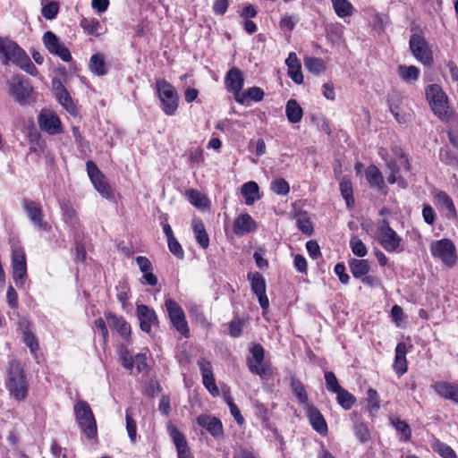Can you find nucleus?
I'll use <instances>...</instances> for the list:
<instances>
[{
    "label": "nucleus",
    "instance_id": "14",
    "mask_svg": "<svg viewBox=\"0 0 458 458\" xmlns=\"http://www.w3.org/2000/svg\"><path fill=\"white\" fill-rule=\"evenodd\" d=\"M248 280L250 283L252 293L258 297L260 307L266 310L269 307V301L266 293L267 284L265 278L258 272L249 273Z\"/></svg>",
    "mask_w": 458,
    "mask_h": 458
},
{
    "label": "nucleus",
    "instance_id": "56",
    "mask_svg": "<svg viewBox=\"0 0 458 458\" xmlns=\"http://www.w3.org/2000/svg\"><path fill=\"white\" fill-rule=\"evenodd\" d=\"M57 13L58 5L55 2L46 4L41 10L42 16L47 20L54 19L56 16Z\"/></svg>",
    "mask_w": 458,
    "mask_h": 458
},
{
    "label": "nucleus",
    "instance_id": "60",
    "mask_svg": "<svg viewBox=\"0 0 458 458\" xmlns=\"http://www.w3.org/2000/svg\"><path fill=\"white\" fill-rule=\"evenodd\" d=\"M246 94V99L250 98L254 101H260L264 98V91L259 87H251L244 92Z\"/></svg>",
    "mask_w": 458,
    "mask_h": 458
},
{
    "label": "nucleus",
    "instance_id": "9",
    "mask_svg": "<svg viewBox=\"0 0 458 458\" xmlns=\"http://www.w3.org/2000/svg\"><path fill=\"white\" fill-rule=\"evenodd\" d=\"M410 49L413 56L424 65H431L433 63V55L427 41L423 37L413 34L409 41Z\"/></svg>",
    "mask_w": 458,
    "mask_h": 458
},
{
    "label": "nucleus",
    "instance_id": "30",
    "mask_svg": "<svg viewBox=\"0 0 458 458\" xmlns=\"http://www.w3.org/2000/svg\"><path fill=\"white\" fill-rule=\"evenodd\" d=\"M349 267L352 275L355 278H361L369 272V265L366 259H351L349 260Z\"/></svg>",
    "mask_w": 458,
    "mask_h": 458
},
{
    "label": "nucleus",
    "instance_id": "50",
    "mask_svg": "<svg viewBox=\"0 0 458 458\" xmlns=\"http://www.w3.org/2000/svg\"><path fill=\"white\" fill-rule=\"evenodd\" d=\"M297 226L300 231H301L305 234H311L313 232V226L311 222L310 221V218L305 215H299L297 216Z\"/></svg>",
    "mask_w": 458,
    "mask_h": 458
},
{
    "label": "nucleus",
    "instance_id": "35",
    "mask_svg": "<svg viewBox=\"0 0 458 458\" xmlns=\"http://www.w3.org/2000/svg\"><path fill=\"white\" fill-rule=\"evenodd\" d=\"M334 10L339 17H347L353 14L354 8L348 0H331Z\"/></svg>",
    "mask_w": 458,
    "mask_h": 458
},
{
    "label": "nucleus",
    "instance_id": "38",
    "mask_svg": "<svg viewBox=\"0 0 458 458\" xmlns=\"http://www.w3.org/2000/svg\"><path fill=\"white\" fill-rule=\"evenodd\" d=\"M335 394L338 404L346 411L350 410L356 402L355 396L344 388Z\"/></svg>",
    "mask_w": 458,
    "mask_h": 458
},
{
    "label": "nucleus",
    "instance_id": "37",
    "mask_svg": "<svg viewBox=\"0 0 458 458\" xmlns=\"http://www.w3.org/2000/svg\"><path fill=\"white\" fill-rule=\"evenodd\" d=\"M431 447L443 458H457L454 451L448 445L441 442L437 438H434Z\"/></svg>",
    "mask_w": 458,
    "mask_h": 458
},
{
    "label": "nucleus",
    "instance_id": "17",
    "mask_svg": "<svg viewBox=\"0 0 458 458\" xmlns=\"http://www.w3.org/2000/svg\"><path fill=\"white\" fill-rule=\"evenodd\" d=\"M38 126L41 131L55 135L62 132V123L59 117L50 111H43L38 116Z\"/></svg>",
    "mask_w": 458,
    "mask_h": 458
},
{
    "label": "nucleus",
    "instance_id": "26",
    "mask_svg": "<svg viewBox=\"0 0 458 458\" xmlns=\"http://www.w3.org/2000/svg\"><path fill=\"white\" fill-rule=\"evenodd\" d=\"M285 64L288 67L289 77L297 84L303 82V75L301 72V63L299 62L295 53L292 52L289 54Z\"/></svg>",
    "mask_w": 458,
    "mask_h": 458
},
{
    "label": "nucleus",
    "instance_id": "55",
    "mask_svg": "<svg viewBox=\"0 0 458 458\" xmlns=\"http://www.w3.org/2000/svg\"><path fill=\"white\" fill-rule=\"evenodd\" d=\"M17 66L21 67L23 71H25L30 75H37L38 73V69L31 62L27 54L23 55L22 59L21 60V63H18Z\"/></svg>",
    "mask_w": 458,
    "mask_h": 458
},
{
    "label": "nucleus",
    "instance_id": "42",
    "mask_svg": "<svg viewBox=\"0 0 458 458\" xmlns=\"http://www.w3.org/2000/svg\"><path fill=\"white\" fill-rule=\"evenodd\" d=\"M436 199L444 206L453 216H456V208L453 199L442 191H437L435 194Z\"/></svg>",
    "mask_w": 458,
    "mask_h": 458
},
{
    "label": "nucleus",
    "instance_id": "27",
    "mask_svg": "<svg viewBox=\"0 0 458 458\" xmlns=\"http://www.w3.org/2000/svg\"><path fill=\"white\" fill-rule=\"evenodd\" d=\"M241 193L245 199V203L248 206L253 205L255 201L260 199L259 185L253 181L242 184Z\"/></svg>",
    "mask_w": 458,
    "mask_h": 458
},
{
    "label": "nucleus",
    "instance_id": "20",
    "mask_svg": "<svg viewBox=\"0 0 458 458\" xmlns=\"http://www.w3.org/2000/svg\"><path fill=\"white\" fill-rule=\"evenodd\" d=\"M140 327L143 332L149 333L151 327L157 324V317L153 310L147 305L140 304L136 309Z\"/></svg>",
    "mask_w": 458,
    "mask_h": 458
},
{
    "label": "nucleus",
    "instance_id": "22",
    "mask_svg": "<svg viewBox=\"0 0 458 458\" xmlns=\"http://www.w3.org/2000/svg\"><path fill=\"white\" fill-rule=\"evenodd\" d=\"M306 412L312 428L322 436L327 435V425L322 413L313 404H307Z\"/></svg>",
    "mask_w": 458,
    "mask_h": 458
},
{
    "label": "nucleus",
    "instance_id": "36",
    "mask_svg": "<svg viewBox=\"0 0 458 458\" xmlns=\"http://www.w3.org/2000/svg\"><path fill=\"white\" fill-rule=\"evenodd\" d=\"M61 106L72 115L78 114V109L67 89L55 96Z\"/></svg>",
    "mask_w": 458,
    "mask_h": 458
},
{
    "label": "nucleus",
    "instance_id": "18",
    "mask_svg": "<svg viewBox=\"0 0 458 458\" xmlns=\"http://www.w3.org/2000/svg\"><path fill=\"white\" fill-rule=\"evenodd\" d=\"M250 353L252 354V358L247 359V365L250 371L261 377H264L267 374V369L261 366V362L265 357L264 348L259 344H256L250 348Z\"/></svg>",
    "mask_w": 458,
    "mask_h": 458
},
{
    "label": "nucleus",
    "instance_id": "63",
    "mask_svg": "<svg viewBox=\"0 0 458 458\" xmlns=\"http://www.w3.org/2000/svg\"><path fill=\"white\" fill-rule=\"evenodd\" d=\"M134 363L136 364V369L139 373L148 369L147 356L145 353H138L134 357Z\"/></svg>",
    "mask_w": 458,
    "mask_h": 458
},
{
    "label": "nucleus",
    "instance_id": "45",
    "mask_svg": "<svg viewBox=\"0 0 458 458\" xmlns=\"http://www.w3.org/2000/svg\"><path fill=\"white\" fill-rule=\"evenodd\" d=\"M270 189L274 193L282 196L287 195L290 191L289 183L283 178L273 181Z\"/></svg>",
    "mask_w": 458,
    "mask_h": 458
},
{
    "label": "nucleus",
    "instance_id": "1",
    "mask_svg": "<svg viewBox=\"0 0 458 458\" xmlns=\"http://www.w3.org/2000/svg\"><path fill=\"white\" fill-rule=\"evenodd\" d=\"M74 414L81 431L89 439L98 434L97 422L89 404L86 401H79L74 405Z\"/></svg>",
    "mask_w": 458,
    "mask_h": 458
},
{
    "label": "nucleus",
    "instance_id": "44",
    "mask_svg": "<svg viewBox=\"0 0 458 458\" xmlns=\"http://www.w3.org/2000/svg\"><path fill=\"white\" fill-rule=\"evenodd\" d=\"M350 247L352 253L360 258L366 256L368 250L363 242L357 236H352L350 240Z\"/></svg>",
    "mask_w": 458,
    "mask_h": 458
},
{
    "label": "nucleus",
    "instance_id": "58",
    "mask_svg": "<svg viewBox=\"0 0 458 458\" xmlns=\"http://www.w3.org/2000/svg\"><path fill=\"white\" fill-rule=\"evenodd\" d=\"M203 385L213 396L219 395L218 387L216 385L214 376L202 377Z\"/></svg>",
    "mask_w": 458,
    "mask_h": 458
},
{
    "label": "nucleus",
    "instance_id": "54",
    "mask_svg": "<svg viewBox=\"0 0 458 458\" xmlns=\"http://www.w3.org/2000/svg\"><path fill=\"white\" fill-rule=\"evenodd\" d=\"M354 433L357 438L360 440L362 443H366L370 438V434L367 426L363 423H357L354 426Z\"/></svg>",
    "mask_w": 458,
    "mask_h": 458
},
{
    "label": "nucleus",
    "instance_id": "8",
    "mask_svg": "<svg viewBox=\"0 0 458 458\" xmlns=\"http://www.w3.org/2000/svg\"><path fill=\"white\" fill-rule=\"evenodd\" d=\"M13 279L17 286H22L27 276L26 256L20 246L12 249Z\"/></svg>",
    "mask_w": 458,
    "mask_h": 458
},
{
    "label": "nucleus",
    "instance_id": "23",
    "mask_svg": "<svg viewBox=\"0 0 458 458\" xmlns=\"http://www.w3.org/2000/svg\"><path fill=\"white\" fill-rule=\"evenodd\" d=\"M436 393L442 398L458 403V385L446 381H438L433 385Z\"/></svg>",
    "mask_w": 458,
    "mask_h": 458
},
{
    "label": "nucleus",
    "instance_id": "25",
    "mask_svg": "<svg viewBox=\"0 0 458 458\" xmlns=\"http://www.w3.org/2000/svg\"><path fill=\"white\" fill-rule=\"evenodd\" d=\"M106 318L111 329L116 330L123 339L127 340L129 338L131 334L130 325L123 318L107 313Z\"/></svg>",
    "mask_w": 458,
    "mask_h": 458
},
{
    "label": "nucleus",
    "instance_id": "19",
    "mask_svg": "<svg viewBox=\"0 0 458 458\" xmlns=\"http://www.w3.org/2000/svg\"><path fill=\"white\" fill-rule=\"evenodd\" d=\"M167 430L176 447L178 458H193L184 435L171 423L167 425Z\"/></svg>",
    "mask_w": 458,
    "mask_h": 458
},
{
    "label": "nucleus",
    "instance_id": "3",
    "mask_svg": "<svg viewBox=\"0 0 458 458\" xmlns=\"http://www.w3.org/2000/svg\"><path fill=\"white\" fill-rule=\"evenodd\" d=\"M162 110L167 115H174L178 107L179 96L174 87L164 79L156 81Z\"/></svg>",
    "mask_w": 458,
    "mask_h": 458
},
{
    "label": "nucleus",
    "instance_id": "47",
    "mask_svg": "<svg viewBox=\"0 0 458 458\" xmlns=\"http://www.w3.org/2000/svg\"><path fill=\"white\" fill-rule=\"evenodd\" d=\"M368 394V403L369 409L370 412H377L380 408V399L379 394L377 390L373 388H369L367 392Z\"/></svg>",
    "mask_w": 458,
    "mask_h": 458
},
{
    "label": "nucleus",
    "instance_id": "64",
    "mask_svg": "<svg viewBox=\"0 0 458 458\" xmlns=\"http://www.w3.org/2000/svg\"><path fill=\"white\" fill-rule=\"evenodd\" d=\"M335 273L338 276L339 281L344 284H347L350 276L345 273V266L344 263H337L335 267Z\"/></svg>",
    "mask_w": 458,
    "mask_h": 458
},
{
    "label": "nucleus",
    "instance_id": "34",
    "mask_svg": "<svg viewBox=\"0 0 458 458\" xmlns=\"http://www.w3.org/2000/svg\"><path fill=\"white\" fill-rule=\"evenodd\" d=\"M89 70L98 75L103 76L106 73V63H105V57L102 54H95L90 57L89 60Z\"/></svg>",
    "mask_w": 458,
    "mask_h": 458
},
{
    "label": "nucleus",
    "instance_id": "11",
    "mask_svg": "<svg viewBox=\"0 0 458 458\" xmlns=\"http://www.w3.org/2000/svg\"><path fill=\"white\" fill-rule=\"evenodd\" d=\"M26 53L14 41L0 37V60L7 64L12 62L14 64L21 63Z\"/></svg>",
    "mask_w": 458,
    "mask_h": 458
},
{
    "label": "nucleus",
    "instance_id": "12",
    "mask_svg": "<svg viewBox=\"0 0 458 458\" xmlns=\"http://www.w3.org/2000/svg\"><path fill=\"white\" fill-rule=\"evenodd\" d=\"M243 76L238 68H232L226 73L225 84L228 91L234 94V99L240 104L246 102V94L242 93L241 90L243 87Z\"/></svg>",
    "mask_w": 458,
    "mask_h": 458
},
{
    "label": "nucleus",
    "instance_id": "28",
    "mask_svg": "<svg viewBox=\"0 0 458 458\" xmlns=\"http://www.w3.org/2000/svg\"><path fill=\"white\" fill-rule=\"evenodd\" d=\"M394 369L395 372L400 376L407 371L406 345L404 343H399L395 347V360Z\"/></svg>",
    "mask_w": 458,
    "mask_h": 458
},
{
    "label": "nucleus",
    "instance_id": "29",
    "mask_svg": "<svg viewBox=\"0 0 458 458\" xmlns=\"http://www.w3.org/2000/svg\"><path fill=\"white\" fill-rule=\"evenodd\" d=\"M366 179L370 187L381 191L385 187L384 178L376 165H369L365 172Z\"/></svg>",
    "mask_w": 458,
    "mask_h": 458
},
{
    "label": "nucleus",
    "instance_id": "32",
    "mask_svg": "<svg viewBox=\"0 0 458 458\" xmlns=\"http://www.w3.org/2000/svg\"><path fill=\"white\" fill-rule=\"evenodd\" d=\"M287 119L292 123H299L303 115V111L301 106L295 99H290L285 106Z\"/></svg>",
    "mask_w": 458,
    "mask_h": 458
},
{
    "label": "nucleus",
    "instance_id": "4",
    "mask_svg": "<svg viewBox=\"0 0 458 458\" xmlns=\"http://www.w3.org/2000/svg\"><path fill=\"white\" fill-rule=\"evenodd\" d=\"M7 388L14 399L24 400L28 394V382L25 373L19 363H12L9 369Z\"/></svg>",
    "mask_w": 458,
    "mask_h": 458
},
{
    "label": "nucleus",
    "instance_id": "13",
    "mask_svg": "<svg viewBox=\"0 0 458 458\" xmlns=\"http://www.w3.org/2000/svg\"><path fill=\"white\" fill-rule=\"evenodd\" d=\"M43 43L49 53L57 55L64 62H70L72 60V55L69 49L52 31H47L44 33Z\"/></svg>",
    "mask_w": 458,
    "mask_h": 458
},
{
    "label": "nucleus",
    "instance_id": "24",
    "mask_svg": "<svg viewBox=\"0 0 458 458\" xmlns=\"http://www.w3.org/2000/svg\"><path fill=\"white\" fill-rule=\"evenodd\" d=\"M197 422L199 426L205 428L215 437H218L223 435L222 423L216 417L199 415L197 418Z\"/></svg>",
    "mask_w": 458,
    "mask_h": 458
},
{
    "label": "nucleus",
    "instance_id": "43",
    "mask_svg": "<svg viewBox=\"0 0 458 458\" xmlns=\"http://www.w3.org/2000/svg\"><path fill=\"white\" fill-rule=\"evenodd\" d=\"M81 27L89 35L98 36L100 34L98 32L100 23L97 19L83 18L81 21Z\"/></svg>",
    "mask_w": 458,
    "mask_h": 458
},
{
    "label": "nucleus",
    "instance_id": "21",
    "mask_svg": "<svg viewBox=\"0 0 458 458\" xmlns=\"http://www.w3.org/2000/svg\"><path fill=\"white\" fill-rule=\"evenodd\" d=\"M257 229L256 221L247 213L238 216L233 225V233L240 236L254 233Z\"/></svg>",
    "mask_w": 458,
    "mask_h": 458
},
{
    "label": "nucleus",
    "instance_id": "40",
    "mask_svg": "<svg viewBox=\"0 0 458 458\" xmlns=\"http://www.w3.org/2000/svg\"><path fill=\"white\" fill-rule=\"evenodd\" d=\"M340 191L346 201L347 207L352 208L354 204V199L352 196V186L350 180L343 178L340 182Z\"/></svg>",
    "mask_w": 458,
    "mask_h": 458
},
{
    "label": "nucleus",
    "instance_id": "7",
    "mask_svg": "<svg viewBox=\"0 0 458 458\" xmlns=\"http://www.w3.org/2000/svg\"><path fill=\"white\" fill-rule=\"evenodd\" d=\"M431 254L442 260L448 267H453L455 263V247L448 239L435 241L430 245Z\"/></svg>",
    "mask_w": 458,
    "mask_h": 458
},
{
    "label": "nucleus",
    "instance_id": "52",
    "mask_svg": "<svg viewBox=\"0 0 458 458\" xmlns=\"http://www.w3.org/2000/svg\"><path fill=\"white\" fill-rule=\"evenodd\" d=\"M125 420H126V429H127L129 438L132 443H135L136 437H137V426H136L135 420L130 415L129 411H126Z\"/></svg>",
    "mask_w": 458,
    "mask_h": 458
},
{
    "label": "nucleus",
    "instance_id": "57",
    "mask_svg": "<svg viewBox=\"0 0 458 458\" xmlns=\"http://www.w3.org/2000/svg\"><path fill=\"white\" fill-rule=\"evenodd\" d=\"M168 241V248L169 250L178 259H183V250L179 243V242L175 238H172Z\"/></svg>",
    "mask_w": 458,
    "mask_h": 458
},
{
    "label": "nucleus",
    "instance_id": "46",
    "mask_svg": "<svg viewBox=\"0 0 458 458\" xmlns=\"http://www.w3.org/2000/svg\"><path fill=\"white\" fill-rule=\"evenodd\" d=\"M392 424L395 429L402 434L403 439L404 441L410 440L411 437V430L410 426L404 420L400 419H394L392 420Z\"/></svg>",
    "mask_w": 458,
    "mask_h": 458
},
{
    "label": "nucleus",
    "instance_id": "62",
    "mask_svg": "<svg viewBox=\"0 0 458 458\" xmlns=\"http://www.w3.org/2000/svg\"><path fill=\"white\" fill-rule=\"evenodd\" d=\"M422 216L424 221L428 225H433L436 220V213L431 206L425 204L422 209Z\"/></svg>",
    "mask_w": 458,
    "mask_h": 458
},
{
    "label": "nucleus",
    "instance_id": "41",
    "mask_svg": "<svg viewBox=\"0 0 458 458\" xmlns=\"http://www.w3.org/2000/svg\"><path fill=\"white\" fill-rule=\"evenodd\" d=\"M291 388L296 398L299 400L301 403L310 404L307 392L305 390L304 386L301 382L297 379H292L291 381Z\"/></svg>",
    "mask_w": 458,
    "mask_h": 458
},
{
    "label": "nucleus",
    "instance_id": "33",
    "mask_svg": "<svg viewBox=\"0 0 458 458\" xmlns=\"http://www.w3.org/2000/svg\"><path fill=\"white\" fill-rule=\"evenodd\" d=\"M192 228L196 236L198 243L203 248L207 249L209 245V238L206 232L205 225L199 219L192 220Z\"/></svg>",
    "mask_w": 458,
    "mask_h": 458
},
{
    "label": "nucleus",
    "instance_id": "39",
    "mask_svg": "<svg viewBox=\"0 0 458 458\" xmlns=\"http://www.w3.org/2000/svg\"><path fill=\"white\" fill-rule=\"evenodd\" d=\"M305 68L314 74H320L325 72L326 66L324 61L316 57H306L304 59Z\"/></svg>",
    "mask_w": 458,
    "mask_h": 458
},
{
    "label": "nucleus",
    "instance_id": "61",
    "mask_svg": "<svg viewBox=\"0 0 458 458\" xmlns=\"http://www.w3.org/2000/svg\"><path fill=\"white\" fill-rule=\"evenodd\" d=\"M136 263L142 274L153 271L152 264L147 257L138 256L136 258Z\"/></svg>",
    "mask_w": 458,
    "mask_h": 458
},
{
    "label": "nucleus",
    "instance_id": "48",
    "mask_svg": "<svg viewBox=\"0 0 458 458\" xmlns=\"http://www.w3.org/2000/svg\"><path fill=\"white\" fill-rule=\"evenodd\" d=\"M186 196L192 205L198 208H202L206 206L207 199L198 191L189 190L186 191Z\"/></svg>",
    "mask_w": 458,
    "mask_h": 458
},
{
    "label": "nucleus",
    "instance_id": "51",
    "mask_svg": "<svg viewBox=\"0 0 458 458\" xmlns=\"http://www.w3.org/2000/svg\"><path fill=\"white\" fill-rule=\"evenodd\" d=\"M61 209L63 211L65 222L73 224L76 220L77 213L72 205L69 202H63L61 204Z\"/></svg>",
    "mask_w": 458,
    "mask_h": 458
},
{
    "label": "nucleus",
    "instance_id": "31",
    "mask_svg": "<svg viewBox=\"0 0 458 458\" xmlns=\"http://www.w3.org/2000/svg\"><path fill=\"white\" fill-rule=\"evenodd\" d=\"M397 72L399 77L408 84L414 83L420 77V70L414 65H399Z\"/></svg>",
    "mask_w": 458,
    "mask_h": 458
},
{
    "label": "nucleus",
    "instance_id": "6",
    "mask_svg": "<svg viewBox=\"0 0 458 458\" xmlns=\"http://www.w3.org/2000/svg\"><path fill=\"white\" fill-rule=\"evenodd\" d=\"M378 242L387 252H399L402 238L392 229L386 220L378 226Z\"/></svg>",
    "mask_w": 458,
    "mask_h": 458
},
{
    "label": "nucleus",
    "instance_id": "59",
    "mask_svg": "<svg viewBox=\"0 0 458 458\" xmlns=\"http://www.w3.org/2000/svg\"><path fill=\"white\" fill-rule=\"evenodd\" d=\"M24 343L30 349L31 352L38 350V343L36 336L30 331L24 332Z\"/></svg>",
    "mask_w": 458,
    "mask_h": 458
},
{
    "label": "nucleus",
    "instance_id": "16",
    "mask_svg": "<svg viewBox=\"0 0 458 458\" xmlns=\"http://www.w3.org/2000/svg\"><path fill=\"white\" fill-rule=\"evenodd\" d=\"M23 208L31 223L41 230H46L47 224L44 222L43 210L40 204L25 199L22 201Z\"/></svg>",
    "mask_w": 458,
    "mask_h": 458
},
{
    "label": "nucleus",
    "instance_id": "15",
    "mask_svg": "<svg viewBox=\"0 0 458 458\" xmlns=\"http://www.w3.org/2000/svg\"><path fill=\"white\" fill-rule=\"evenodd\" d=\"M87 172L88 175L94 185L95 189L103 196V197H109L110 195V187L106 182L105 175L102 174V172L98 169L97 165L91 161L89 160L86 163Z\"/></svg>",
    "mask_w": 458,
    "mask_h": 458
},
{
    "label": "nucleus",
    "instance_id": "2",
    "mask_svg": "<svg viewBox=\"0 0 458 458\" xmlns=\"http://www.w3.org/2000/svg\"><path fill=\"white\" fill-rule=\"evenodd\" d=\"M426 98L432 112L441 120H446L448 115V98L437 84H430L425 89Z\"/></svg>",
    "mask_w": 458,
    "mask_h": 458
},
{
    "label": "nucleus",
    "instance_id": "5",
    "mask_svg": "<svg viewBox=\"0 0 458 458\" xmlns=\"http://www.w3.org/2000/svg\"><path fill=\"white\" fill-rule=\"evenodd\" d=\"M165 306L174 327L184 337H189L190 330L182 308L170 298L165 299Z\"/></svg>",
    "mask_w": 458,
    "mask_h": 458
},
{
    "label": "nucleus",
    "instance_id": "10",
    "mask_svg": "<svg viewBox=\"0 0 458 458\" xmlns=\"http://www.w3.org/2000/svg\"><path fill=\"white\" fill-rule=\"evenodd\" d=\"M10 94L17 102L23 105L32 93V87L30 82L22 75H13L8 81Z\"/></svg>",
    "mask_w": 458,
    "mask_h": 458
},
{
    "label": "nucleus",
    "instance_id": "49",
    "mask_svg": "<svg viewBox=\"0 0 458 458\" xmlns=\"http://www.w3.org/2000/svg\"><path fill=\"white\" fill-rule=\"evenodd\" d=\"M325 381H326V386L327 389L329 392L336 393L339 390H341L343 387L339 385L338 380L332 371H327L325 373Z\"/></svg>",
    "mask_w": 458,
    "mask_h": 458
},
{
    "label": "nucleus",
    "instance_id": "53",
    "mask_svg": "<svg viewBox=\"0 0 458 458\" xmlns=\"http://www.w3.org/2000/svg\"><path fill=\"white\" fill-rule=\"evenodd\" d=\"M120 360L122 366L126 369H131L134 365V359L128 349L122 347L120 350Z\"/></svg>",
    "mask_w": 458,
    "mask_h": 458
}]
</instances>
